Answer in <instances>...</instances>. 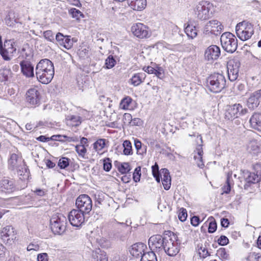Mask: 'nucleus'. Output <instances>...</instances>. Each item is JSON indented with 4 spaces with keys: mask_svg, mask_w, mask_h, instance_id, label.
<instances>
[{
    "mask_svg": "<svg viewBox=\"0 0 261 261\" xmlns=\"http://www.w3.org/2000/svg\"><path fill=\"white\" fill-rule=\"evenodd\" d=\"M36 75L41 83L47 84L53 79L55 70L53 62L47 59L41 60L36 67Z\"/></svg>",
    "mask_w": 261,
    "mask_h": 261,
    "instance_id": "obj_1",
    "label": "nucleus"
},
{
    "mask_svg": "<svg viewBox=\"0 0 261 261\" xmlns=\"http://www.w3.org/2000/svg\"><path fill=\"white\" fill-rule=\"evenodd\" d=\"M226 79L223 74L215 73L207 79L208 89L213 93L221 92L226 86Z\"/></svg>",
    "mask_w": 261,
    "mask_h": 261,
    "instance_id": "obj_2",
    "label": "nucleus"
},
{
    "mask_svg": "<svg viewBox=\"0 0 261 261\" xmlns=\"http://www.w3.org/2000/svg\"><path fill=\"white\" fill-rule=\"evenodd\" d=\"M66 218L62 214L53 215L50 219V226L54 234H61L66 229Z\"/></svg>",
    "mask_w": 261,
    "mask_h": 261,
    "instance_id": "obj_3",
    "label": "nucleus"
},
{
    "mask_svg": "<svg viewBox=\"0 0 261 261\" xmlns=\"http://www.w3.org/2000/svg\"><path fill=\"white\" fill-rule=\"evenodd\" d=\"M165 236L164 246L163 250L169 256H174L179 251V245L177 242L176 237L173 233Z\"/></svg>",
    "mask_w": 261,
    "mask_h": 261,
    "instance_id": "obj_4",
    "label": "nucleus"
},
{
    "mask_svg": "<svg viewBox=\"0 0 261 261\" xmlns=\"http://www.w3.org/2000/svg\"><path fill=\"white\" fill-rule=\"evenodd\" d=\"M236 32L240 40L246 41L250 39L253 34V26L251 23L243 21L237 24Z\"/></svg>",
    "mask_w": 261,
    "mask_h": 261,
    "instance_id": "obj_5",
    "label": "nucleus"
},
{
    "mask_svg": "<svg viewBox=\"0 0 261 261\" xmlns=\"http://www.w3.org/2000/svg\"><path fill=\"white\" fill-rule=\"evenodd\" d=\"M223 48L228 53H232L238 47V40L235 36L230 32L223 33L220 38Z\"/></svg>",
    "mask_w": 261,
    "mask_h": 261,
    "instance_id": "obj_6",
    "label": "nucleus"
},
{
    "mask_svg": "<svg viewBox=\"0 0 261 261\" xmlns=\"http://www.w3.org/2000/svg\"><path fill=\"white\" fill-rule=\"evenodd\" d=\"M213 8V4L207 1H202L196 6L195 9V14L198 19L204 20L208 19L210 17L211 10Z\"/></svg>",
    "mask_w": 261,
    "mask_h": 261,
    "instance_id": "obj_7",
    "label": "nucleus"
},
{
    "mask_svg": "<svg viewBox=\"0 0 261 261\" xmlns=\"http://www.w3.org/2000/svg\"><path fill=\"white\" fill-rule=\"evenodd\" d=\"M253 168L256 173H251L248 171H244L245 181L247 182L244 185L245 189L250 186V184H255L261 180V164H255L253 166Z\"/></svg>",
    "mask_w": 261,
    "mask_h": 261,
    "instance_id": "obj_8",
    "label": "nucleus"
},
{
    "mask_svg": "<svg viewBox=\"0 0 261 261\" xmlns=\"http://www.w3.org/2000/svg\"><path fill=\"white\" fill-rule=\"evenodd\" d=\"M75 204L77 210L85 214H89L93 206L91 198L86 194L80 195L76 200Z\"/></svg>",
    "mask_w": 261,
    "mask_h": 261,
    "instance_id": "obj_9",
    "label": "nucleus"
},
{
    "mask_svg": "<svg viewBox=\"0 0 261 261\" xmlns=\"http://www.w3.org/2000/svg\"><path fill=\"white\" fill-rule=\"evenodd\" d=\"M247 112V109L243 108L240 103H236L228 107L225 116L227 119L232 120L241 115H245Z\"/></svg>",
    "mask_w": 261,
    "mask_h": 261,
    "instance_id": "obj_10",
    "label": "nucleus"
},
{
    "mask_svg": "<svg viewBox=\"0 0 261 261\" xmlns=\"http://www.w3.org/2000/svg\"><path fill=\"white\" fill-rule=\"evenodd\" d=\"M15 51L16 48L10 40H6L3 46L2 37L0 36V54L5 60H10Z\"/></svg>",
    "mask_w": 261,
    "mask_h": 261,
    "instance_id": "obj_11",
    "label": "nucleus"
},
{
    "mask_svg": "<svg viewBox=\"0 0 261 261\" xmlns=\"http://www.w3.org/2000/svg\"><path fill=\"white\" fill-rule=\"evenodd\" d=\"M223 29L221 23L217 20L209 21L203 28V33L206 35L213 34L218 35L221 34Z\"/></svg>",
    "mask_w": 261,
    "mask_h": 261,
    "instance_id": "obj_12",
    "label": "nucleus"
},
{
    "mask_svg": "<svg viewBox=\"0 0 261 261\" xmlns=\"http://www.w3.org/2000/svg\"><path fill=\"white\" fill-rule=\"evenodd\" d=\"M165 236L162 237L160 234L153 235L148 240V245L151 251L160 252L162 251L164 246Z\"/></svg>",
    "mask_w": 261,
    "mask_h": 261,
    "instance_id": "obj_13",
    "label": "nucleus"
},
{
    "mask_svg": "<svg viewBox=\"0 0 261 261\" xmlns=\"http://www.w3.org/2000/svg\"><path fill=\"white\" fill-rule=\"evenodd\" d=\"M85 214L78 210H71L68 216L70 224L75 227H79L85 222Z\"/></svg>",
    "mask_w": 261,
    "mask_h": 261,
    "instance_id": "obj_14",
    "label": "nucleus"
},
{
    "mask_svg": "<svg viewBox=\"0 0 261 261\" xmlns=\"http://www.w3.org/2000/svg\"><path fill=\"white\" fill-rule=\"evenodd\" d=\"M16 231L11 225L4 227L1 232L2 239L4 242L11 244L16 239Z\"/></svg>",
    "mask_w": 261,
    "mask_h": 261,
    "instance_id": "obj_15",
    "label": "nucleus"
},
{
    "mask_svg": "<svg viewBox=\"0 0 261 261\" xmlns=\"http://www.w3.org/2000/svg\"><path fill=\"white\" fill-rule=\"evenodd\" d=\"M24 164L21 153L17 150L16 152H11L10 157L8 160L9 168L12 170H20L22 164Z\"/></svg>",
    "mask_w": 261,
    "mask_h": 261,
    "instance_id": "obj_16",
    "label": "nucleus"
},
{
    "mask_svg": "<svg viewBox=\"0 0 261 261\" xmlns=\"http://www.w3.org/2000/svg\"><path fill=\"white\" fill-rule=\"evenodd\" d=\"M131 31L135 36L141 39L150 36L148 28L141 23L134 24L131 28Z\"/></svg>",
    "mask_w": 261,
    "mask_h": 261,
    "instance_id": "obj_17",
    "label": "nucleus"
},
{
    "mask_svg": "<svg viewBox=\"0 0 261 261\" xmlns=\"http://www.w3.org/2000/svg\"><path fill=\"white\" fill-rule=\"evenodd\" d=\"M240 63L234 60H230L227 63V69L228 77L230 81H236L239 75Z\"/></svg>",
    "mask_w": 261,
    "mask_h": 261,
    "instance_id": "obj_18",
    "label": "nucleus"
},
{
    "mask_svg": "<svg viewBox=\"0 0 261 261\" xmlns=\"http://www.w3.org/2000/svg\"><path fill=\"white\" fill-rule=\"evenodd\" d=\"M261 99V89L252 93L247 101L248 108L252 110H254L259 105Z\"/></svg>",
    "mask_w": 261,
    "mask_h": 261,
    "instance_id": "obj_19",
    "label": "nucleus"
},
{
    "mask_svg": "<svg viewBox=\"0 0 261 261\" xmlns=\"http://www.w3.org/2000/svg\"><path fill=\"white\" fill-rule=\"evenodd\" d=\"M220 55V49L217 45H212L206 48L204 53L205 60L213 61L217 60Z\"/></svg>",
    "mask_w": 261,
    "mask_h": 261,
    "instance_id": "obj_20",
    "label": "nucleus"
},
{
    "mask_svg": "<svg viewBox=\"0 0 261 261\" xmlns=\"http://www.w3.org/2000/svg\"><path fill=\"white\" fill-rule=\"evenodd\" d=\"M27 101L33 106L38 105L40 101V95L36 88L30 89L27 92Z\"/></svg>",
    "mask_w": 261,
    "mask_h": 261,
    "instance_id": "obj_21",
    "label": "nucleus"
},
{
    "mask_svg": "<svg viewBox=\"0 0 261 261\" xmlns=\"http://www.w3.org/2000/svg\"><path fill=\"white\" fill-rule=\"evenodd\" d=\"M197 139L200 141V144H198L197 146L196 150L194 151V152L196 153L194 155V159L196 162L197 166L200 168H202L204 164L202 161V155H203V149H202V138L201 135L197 136Z\"/></svg>",
    "mask_w": 261,
    "mask_h": 261,
    "instance_id": "obj_22",
    "label": "nucleus"
},
{
    "mask_svg": "<svg viewBox=\"0 0 261 261\" xmlns=\"http://www.w3.org/2000/svg\"><path fill=\"white\" fill-rule=\"evenodd\" d=\"M16 190V188L12 180L3 179L0 181V192L10 194Z\"/></svg>",
    "mask_w": 261,
    "mask_h": 261,
    "instance_id": "obj_23",
    "label": "nucleus"
},
{
    "mask_svg": "<svg viewBox=\"0 0 261 261\" xmlns=\"http://www.w3.org/2000/svg\"><path fill=\"white\" fill-rule=\"evenodd\" d=\"M21 70L24 75L27 77L34 76V66L30 61L23 60L20 63Z\"/></svg>",
    "mask_w": 261,
    "mask_h": 261,
    "instance_id": "obj_24",
    "label": "nucleus"
},
{
    "mask_svg": "<svg viewBox=\"0 0 261 261\" xmlns=\"http://www.w3.org/2000/svg\"><path fill=\"white\" fill-rule=\"evenodd\" d=\"M146 246L142 243H137L133 244L129 250L130 253L135 257H142V255L145 253V250Z\"/></svg>",
    "mask_w": 261,
    "mask_h": 261,
    "instance_id": "obj_25",
    "label": "nucleus"
},
{
    "mask_svg": "<svg viewBox=\"0 0 261 261\" xmlns=\"http://www.w3.org/2000/svg\"><path fill=\"white\" fill-rule=\"evenodd\" d=\"M5 22L8 26L12 28L20 24L18 14L13 11H10L5 18Z\"/></svg>",
    "mask_w": 261,
    "mask_h": 261,
    "instance_id": "obj_26",
    "label": "nucleus"
},
{
    "mask_svg": "<svg viewBox=\"0 0 261 261\" xmlns=\"http://www.w3.org/2000/svg\"><path fill=\"white\" fill-rule=\"evenodd\" d=\"M161 177L164 189L169 190L171 187V179L168 170L166 168L162 169Z\"/></svg>",
    "mask_w": 261,
    "mask_h": 261,
    "instance_id": "obj_27",
    "label": "nucleus"
},
{
    "mask_svg": "<svg viewBox=\"0 0 261 261\" xmlns=\"http://www.w3.org/2000/svg\"><path fill=\"white\" fill-rule=\"evenodd\" d=\"M91 256L92 261H108V257L106 252L99 248L93 251Z\"/></svg>",
    "mask_w": 261,
    "mask_h": 261,
    "instance_id": "obj_28",
    "label": "nucleus"
},
{
    "mask_svg": "<svg viewBox=\"0 0 261 261\" xmlns=\"http://www.w3.org/2000/svg\"><path fill=\"white\" fill-rule=\"evenodd\" d=\"M129 6L134 10L140 11L145 8L146 0H127Z\"/></svg>",
    "mask_w": 261,
    "mask_h": 261,
    "instance_id": "obj_29",
    "label": "nucleus"
},
{
    "mask_svg": "<svg viewBox=\"0 0 261 261\" xmlns=\"http://www.w3.org/2000/svg\"><path fill=\"white\" fill-rule=\"evenodd\" d=\"M249 122L252 128L261 130V114L254 113L250 118Z\"/></svg>",
    "mask_w": 261,
    "mask_h": 261,
    "instance_id": "obj_30",
    "label": "nucleus"
},
{
    "mask_svg": "<svg viewBox=\"0 0 261 261\" xmlns=\"http://www.w3.org/2000/svg\"><path fill=\"white\" fill-rule=\"evenodd\" d=\"M145 77L146 74L144 73H135L130 79V83L134 86H139L141 83L143 82Z\"/></svg>",
    "mask_w": 261,
    "mask_h": 261,
    "instance_id": "obj_31",
    "label": "nucleus"
},
{
    "mask_svg": "<svg viewBox=\"0 0 261 261\" xmlns=\"http://www.w3.org/2000/svg\"><path fill=\"white\" fill-rule=\"evenodd\" d=\"M81 117L77 115H70L67 116L66 120L67 125L77 126L81 123Z\"/></svg>",
    "mask_w": 261,
    "mask_h": 261,
    "instance_id": "obj_32",
    "label": "nucleus"
},
{
    "mask_svg": "<svg viewBox=\"0 0 261 261\" xmlns=\"http://www.w3.org/2000/svg\"><path fill=\"white\" fill-rule=\"evenodd\" d=\"M247 151L250 153H256L259 150V143L256 140L250 141L247 146Z\"/></svg>",
    "mask_w": 261,
    "mask_h": 261,
    "instance_id": "obj_33",
    "label": "nucleus"
},
{
    "mask_svg": "<svg viewBox=\"0 0 261 261\" xmlns=\"http://www.w3.org/2000/svg\"><path fill=\"white\" fill-rule=\"evenodd\" d=\"M232 172H228L227 175V178L225 185L222 187V190L223 194H228L230 192L231 186L232 184L231 182L230 178H231Z\"/></svg>",
    "mask_w": 261,
    "mask_h": 261,
    "instance_id": "obj_34",
    "label": "nucleus"
},
{
    "mask_svg": "<svg viewBox=\"0 0 261 261\" xmlns=\"http://www.w3.org/2000/svg\"><path fill=\"white\" fill-rule=\"evenodd\" d=\"M50 139L51 140L53 141H59L61 142H64L65 141L70 142H75V139L73 137H69L65 135H53L52 136Z\"/></svg>",
    "mask_w": 261,
    "mask_h": 261,
    "instance_id": "obj_35",
    "label": "nucleus"
},
{
    "mask_svg": "<svg viewBox=\"0 0 261 261\" xmlns=\"http://www.w3.org/2000/svg\"><path fill=\"white\" fill-rule=\"evenodd\" d=\"M106 145V140L105 139H99L93 144V148L99 153Z\"/></svg>",
    "mask_w": 261,
    "mask_h": 261,
    "instance_id": "obj_36",
    "label": "nucleus"
},
{
    "mask_svg": "<svg viewBox=\"0 0 261 261\" xmlns=\"http://www.w3.org/2000/svg\"><path fill=\"white\" fill-rule=\"evenodd\" d=\"M140 261H158L157 257L153 251L144 253Z\"/></svg>",
    "mask_w": 261,
    "mask_h": 261,
    "instance_id": "obj_37",
    "label": "nucleus"
},
{
    "mask_svg": "<svg viewBox=\"0 0 261 261\" xmlns=\"http://www.w3.org/2000/svg\"><path fill=\"white\" fill-rule=\"evenodd\" d=\"M123 153L125 155L133 154L132 146L131 142L128 140H125L122 144Z\"/></svg>",
    "mask_w": 261,
    "mask_h": 261,
    "instance_id": "obj_38",
    "label": "nucleus"
},
{
    "mask_svg": "<svg viewBox=\"0 0 261 261\" xmlns=\"http://www.w3.org/2000/svg\"><path fill=\"white\" fill-rule=\"evenodd\" d=\"M10 74L11 70L8 68L0 69V80L2 82L7 81Z\"/></svg>",
    "mask_w": 261,
    "mask_h": 261,
    "instance_id": "obj_39",
    "label": "nucleus"
},
{
    "mask_svg": "<svg viewBox=\"0 0 261 261\" xmlns=\"http://www.w3.org/2000/svg\"><path fill=\"white\" fill-rule=\"evenodd\" d=\"M75 151L78 155L82 158H85V155L87 153L86 147L79 144L75 146Z\"/></svg>",
    "mask_w": 261,
    "mask_h": 261,
    "instance_id": "obj_40",
    "label": "nucleus"
},
{
    "mask_svg": "<svg viewBox=\"0 0 261 261\" xmlns=\"http://www.w3.org/2000/svg\"><path fill=\"white\" fill-rule=\"evenodd\" d=\"M69 14L72 17L76 19H80L81 17L83 18V14L79 10L75 8H71L69 10Z\"/></svg>",
    "mask_w": 261,
    "mask_h": 261,
    "instance_id": "obj_41",
    "label": "nucleus"
},
{
    "mask_svg": "<svg viewBox=\"0 0 261 261\" xmlns=\"http://www.w3.org/2000/svg\"><path fill=\"white\" fill-rule=\"evenodd\" d=\"M185 32L188 36L191 38H195L197 35L195 28L194 27V28H193L192 26H190L189 25L186 28Z\"/></svg>",
    "mask_w": 261,
    "mask_h": 261,
    "instance_id": "obj_42",
    "label": "nucleus"
},
{
    "mask_svg": "<svg viewBox=\"0 0 261 261\" xmlns=\"http://www.w3.org/2000/svg\"><path fill=\"white\" fill-rule=\"evenodd\" d=\"M209 224L208 227V232L209 233H213L217 229V223L215 219L211 217L208 219Z\"/></svg>",
    "mask_w": 261,
    "mask_h": 261,
    "instance_id": "obj_43",
    "label": "nucleus"
},
{
    "mask_svg": "<svg viewBox=\"0 0 261 261\" xmlns=\"http://www.w3.org/2000/svg\"><path fill=\"white\" fill-rule=\"evenodd\" d=\"M116 61L112 55H110L105 61V66L107 69L113 68L116 64Z\"/></svg>",
    "mask_w": 261,
    "mask_h": 261,
    "instance_id": "obj_44",
    "label": "nucleus"
},
{
    "mask_svg": "<svg viewBox=\"0 0 261 261\" xmlns=\"http://www.w3.org/2000/svg\"><path fill=\"white\" fill-rule=\"evenodd\" d=\"M217 255L222 259H228L229 258V254L224 248H219L217 250Z\"/></svg>",
    "mask_w": 261,
    "mask_h": 261,
    "instance_id": "obj_45",
    "label": "nucleus"
},
{
    "mask_svg": "<svg viewBox=\"0 0 261 261\" xmlns=\"http://www.w3.org/2000/svg\"><path fill=\"white\" fill-rule=\"evenodd\" d=\"M86 77L81 76L77 79V83L80 89L84 90L87 87Z\"/></svg>",
    "mask_w": 261,
    "mask_h": 261,
    "instance_id": "obj_46",
    "label": "nucleus"
},
{
    "mask_svg": "<svg viewBox=\"0 0 261 261\" xmlns=\"http://www.w3.org/2000/svg\"><path fill=\"white\" fill-rule=\"evenodd\" d=\"M118 170L122 174H126L130 170V167L128 163H123L119 167Z\"/></svg>",
    "mask_w": 261,
    "mask_h": 261,
    "instance_id": "obj_47",
    "label": "nucleus"
},
{
    "mask_svg": "<svg viewBox=\"0 0 261 261\" xmlns=\"http://www.w3.org/2000/svg\"><path fill=\"white\" fill-rule=\"evenodd\" d=\"M152 172L154 177L155 178L157 182L160 181V173L159 171V166L156 163L152 166Z\"/></svg>",
    "mask_w": 261,
    "mask_h": 261,
    "instance_id": "obj_48",
    "label": "nucleus"
},
{
    "mask_svg": "<svg viewBox=\"0 0 261 261\" xmlns=\"http://www.w3.org/2000/svg\"><path fill=\"white\" fill-rule=\"evenodd\" d=\"M69 165V159L67 158L63 157L60 159L58 162V166L61 169H65Z\"/></svg>",
    "mask_w": 261,
    "mask_h": 261,
    "instance_id": "obj_49",
    "label": "nucleus"
},
{
    "mask_svg": "<svg viewBox=\"0 0 261 261\" xmlns=\"http://www.w3.org/2000/svg\"><path fill=\"white\" fill-rule=\"evenodd\" d=\"M132 99L129 97L127 96L123 98L120 102V105L122 109H128L129 105L132 102Z\"/></svg>",
    "mask_w": 261,
    "mask_h": 261,
    "instance_id": "obj_50",
    "label": "nucleus"
},
{
    "mask_svg": "<svg viewBox=\"0 0 261 261\" xmlns=\"http://www.w3.org/2000/svg\"><path fill=\"white\" fill-rule=\"evenodd\" d=\"M66 49H69L71 48L73 45V41L70 39V36H66L63 41V43L61 44Z\"/></svg>",
    "mask_w": 261,
    "mask_h": 261,
    "instance_id": "obj_51",
    "label": "nucleus"
},
{
    "mask_svg": "<svg viewBox=\"0 0 261 261\" xmlns=\"http://www.w3.org/2000/svg\"><path fill=\"white\" fill-rule=\"evenodd\" d=\"M141 175V167L138 166L135 169L133 173V178L135 182H138L140 180Z\"/></svg>",
    "mask_w": 261,
    "mask_h": 261,
    "instance_id": "obj_52",
    "label": "nucleus"
},
{
    "mask_svg": "<svg viewBox=\"0 0 261 261\" xmlns=\"http://www.w3.org/2000/svg\"><path fill=\"white\" fill-rule=\"evenodd\" d=\"M43 36L46 40L48 41L54 42L55 38L53 32L50 30H47L44 31L43 33Z\"/></svg>",
    "mask_w": 261,
    "mask_h": 261,
    "instance_id": "obj_53",
    "label": "nucleus"
},
{
    "mask_svg": "<svg viewBox=\"0 0 261 261\" xmlns=\"http://www.w3.org/2000/svg\"><path fill=\"white\" fill-rule=\"evenodd\" d=\"M198 254L200 256L203 258H205L207 256L210 255L208 250L205 247H203L202 246L198 249Z\"/></svg>",
    "mask_w": 261,
    "mask_h": 261,
    "instance_id": "obj_54",
    "label": "nucleus"
},
{
    "mask_svg": "<svg viewBox=\"0 0 261 261\" xmlns=\"http://www.w3.org/2000/svg\"><path fill=\"white\" fill-rule=\"evenodd\" d=\"M103 169L106 171H109L112 168L111 161L109 158H106L103 160Z\"/></svg>",
    "mask_w": 261,
    "mask_h": 261,
    "instance_id": "obj_55",
    "label": "nucleus"
},
{
    "mask_svg": "<svg viewBox=\"0 0 261 261\" xmlns=\"http://www.w3.org/2000/svg\"><path fill=\"white\" fill-rule=\"evenodd\" d=\"M178 215V218L181 222H184L187 217V213L186 209L181 208Z\"/></svg>",
    "mask_w": 261,
    "mask_h": 261,
    "instance_id": "obj_56",
    "label": "nucleus"
},
{
    "mask_svg": "<svg viewBox=\"0 0 261 261\" xmlns=\"http://www.w3.org/2000/svg\"><path fill=\"white\" fill-rule=\"evenodd\" d=\"M218 243L221 246H225L228 244L229 240L225 236H221L219 239H218Z\"/></svg>",
    "mask_w": 261,
    "mask_h": 261,
    "instance_id": "obj_57",
    "label": "nucleus"
},
{
    "mask_svg": "<svg viewBox=\"0 0 261 261\" xmlns=\"http://www.w3.org/2000/svg\"><path fill=\"white\" fill-rule=\"evenodd\" d=\"M104 200V195L102 193H99L97 195H95V206L97 204H101L102 202Z\"/></svg>",
    "mask_w": 261,
    "mask_h": 261,
    "instance_id": "obj_58",
    "label": "nucleus"
},
{
    "mask_svg": "<svg viewBox=\"0 0 261 261\" xmlns=\"http://www.w3.org/2000/svg\"><path fill=\"white\" fill-rule=\"evenodd\" d=\"M132 116L129 113H125L123 115V121L124 123L130 124L132 121Z\"/></svg>",
    "mask_w": 261,
    "mask_h": 261,
    "instance_id": "obj_59",
    "label": "nucleus"
},
{
    "mask_svg": "<svg viewBox=\"0 0 261 261\" xmlns=\"http://www.w3.org/2000/svg\"><path fill=\"white\" fill-rule=\"evenodd\" d=\"M66 37V36H64L62 33H58L56 34V40L59 43V44L61 45L62 43H63V41L65 38Z\"/></svg>",
    "mask_w": 261,
    "mask_h": 261,
    "instance_id": "obj_60",
    "label": "nucleus"
},
{
    "mask_svg": "<svg viewBox=\"0 0 261 261\" xmlns=\"http://www.w3.org/2000/svg\"><path fill=\"white\" fill-rule=\"evenodd\" d=\"M38 261H48V256L46 253H40L37 256Z\"/></svg>",
    "mask_w": 261,
    "mask_h": 261,
    "instance_id": "obj_61",
    "label": "nucleus"
},
{
    "mask_svg": "<svg viewBox=\"0 0 261 261\" xmlns=\"http://www.w3.org/2000/svg\"><path fill=\"white\" fill-rule=\"evenodd\" d=\"M191 224L194 226H197L199 223V218L197 216H193L191 219Z\"/></svg>",
    "mask_w": 261,
    "mask_h": 261,
    "instance_id": "obj_62",
    "label": "nucleus"
},
{
    "mask_svg": "<svg viewBox=\"0 0 261 261\" xmlns=\"http://www.w3.org/2000/svg\"><path fill=\"white\" fill-rule=\"evenodd\" d=\"M39 246L38 244L31 243L27 247L28 251L31 250H37L39 249Z\"/></svg>",
    "mask_w": 261,
    "mask_h": 261,
    "instance_id": "obj_63",
    "label": "nucleus"
},
{
    "mask_svg": "<svg viewBox=\"0 0 261 261\" xmlns=\"http://www.w3.org/2000/svg\"><path fill=\"white\" fill-rule=\"evenodd\" d=\"M79 145L85 146L86 147L88 146L89 144L88 139L85 137H82L80 140V143Z\"/></svg>",
    "mask_w": 261,
    "mask_h": 261,
    "instance_id": "obj_64",
    "label": "nucleus"
}]
</instances>
